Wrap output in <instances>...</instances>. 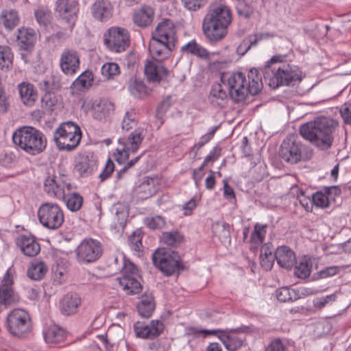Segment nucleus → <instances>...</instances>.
Here are the masks:
<instances>
[{
	"mask_svg": "<svg viewBox=\"0 0 351 351\" xmlns=\"http://www.w3.org/2000/svg\"><path fill=\"white\" fill-rule=\"evenodd\" d=\"M332 190H335L336 194L340 193V189L335 186L324 187L322 190L313 193L311 195L313 205L321 208H328L330 206L328 195L331 194Z\"/></svg>",
	"mask_w": 351,
	"mask_h": 351,
	"instance_id": "c85d7f7f",
	"label": "nucleus"
},
{
	"mask_svg": "<svg viewBox=\"0 0 351 351\" xmlns=\"http://www.w3.org/2000/svg\"><path fill=\"white\" fill-rule=\"evenodd\" d=\"M145 137V130L143 128H137L127 138L125 142L124 139H119V143L122 145V148H117L116 149L117 154H114L116 156V160L117 162L121 164L124 163L129 159L130 153L136 152L140 147Z\"/></svg>",
	"mask_w": 351,
	"mask_h": 351,
	"instance_id": "ddd939ff",
	"label": "nucleus"
},
{
	"mask_svg": "<svg viewBox=\"0 0 351 351\" xmlns=\"http://www.w3.org/2000/svg\"><path fill=\"white\" fill-rule=\"evenodd\" d=\"M16 243L23 254L27 256H35L40 250V244L33 235H21L17 239Z\"/></svg>",
	"mask_w": 351,
	"mask_h": 351,
	"instance_id": "b1692460",
	"label": "nucleus"
},
{
	"mask_svg": "<svg viewBox=\"0 0 351 351\" xmlns=\"http://www.w3.org/2000/svg\"><path fill=\"white\" fill-rule=\"evenodd\" d=\"M17 89L21 102L27 107L34 106L38 99V90L31 83L23 82L18 84Z\"/></svg>",
	"mask_w": 351,
	"mask_h": 351,
	"instance_id": "393cba45",
	"label": "nucleus"
},
{
	"mask_svg": "<svg viewBox=\"0 0 351 351\" xmlns=\"http://www.w3.org/2000/svg\"><path fill=\"white\" fill-rule=\"evenodd\" d=\"M19 21L18 12L15 10H3L0 14V24L8 31L15 28Z\"/></svg>",
	"mask_w": 351,
	"mask_h": 351,
	"instance_id": "473e14b6",
	"label": "nucleus"
},
{
	"mask_svg": "<svg viewBox=\"0 0 351 351\" xmlns=\"http://www.w3.org/2000/svg\"><path fill=\"white\" fill-rule=\"evenodd\" d=\"M263 88L262 77H256L253 79L252 81H249L248 86L247 88V95L251 94L252 95H257Z\"/></svg>",
	"mask_w": 351,
	"mask_h": 351,
	"instance_id": "0e129e2a",
	"label": "nucleus"
},
{
	"mask_svg": "<svg viewBox=\"0 0 351 351\" xmlns=\"http://www.w3.org/2000/svg\"><path fill=\"white\" fill-rule=\"evenodd\" d=\"M114 170V165L110 158L106 162V164L101 171V173L99 175V178H100L101 182L105 181L108 178H109Z\"/></svg>",
	"mask_w": 351,
	"mask_h": 351,
	"instance_id": "774afa93",
	"label": "nucleus"
},
{
	"mask_svg": "<svg viewBox=\"0 0 351 351\" xmlns=\"http://www.w3.org/2000/svg\"><path fill=\"white\" fill-rule=\"evenodd\" d=\"M75 252L79 263L88 264L97 261L101 256L103 246L96 239H85L81 241Z\"/></svg>",
	"mask_w": 351,
	"mask_h": 351,
	"instance_id": "9b49d317",
	"label": "nucleus"
},
{
	"mask_svg": "<svg viewBox=\"0 0 351 351\" xmlns=\"http://www.w3.org/2000/svg\"><path fill=\"white\" fill-rule=\"evenodd\" d=\"M37 22L43 26L49 25L51 20V11L43 8H39L34 12Z\"/></svg>",
	"mask_w": 351,
	"mask_h": 351,
	"instance_id": "4d7b16f0",
	"label": "nucleus"
},
{
	"mask_svg": "<svg viewBox=\"0 0 351 351\" xmlns=\"http://www.w3.org/2000/svg\"><path fill=\"white\" fill-rule=\"evenodd\" d=\"M235 9L239 17L249 19L255 12L256 2L254 0H239L236 1Z\"/></svg>",
	"mask_w": 351,
	"mask_h": 351,
	"instance_id": "72a5a7b5",
	"label": "nucleus"
},
{
	"mask_svg": "<svg viewBox=\"0 0 351 351\" xmlns=\"http://www.w3.org/2000/svg\"><path fill=\"white\" fill-rule=\"evenodd\" d=\"M12 141L19 148L32 156L41 154L47 147L45 134L31 126L17 129L12 134Z\"/></svg>",
	"mask_w": 351,
	"mask_h": 351,
	"instance_id": "20e7f679",
	"label": "nucleus"
},
{
	"mask_svg": "<svg viewBox=\"0 0 351 351\" xmlns=\"http://www.w3.org/2000/svg\"><path fill=\"white\" fill-rule=\"evenodd\" d=\"M312 264L309 261L303 260L295 267V275L300 278H308L311 271Z\"/></svg>",
	"mask_w": 351,
	"mask_h": 351,
	"instance_id": "864d4df0",
	"label": "nucleus"
},
{
	"mask_svg": "<svg viewBox=\"0 0 351 351\" xmlns=\"http://www.w3.org/2000/svg\"><path fill=\"white\" fill-rule=\"evenodd\" d=\"M184 240L183 235L178 231L165 232L161 237L164 244L171 247H178Z\"/></svg>",
	"mask_w": 351,
	"mask_h": 351,
	"instance_id": "79ce46f5",
	"label": "nucleus"
},
{
	"mask_svg": "<svg viewBox=\"0 0 351 351\" xmlns=\"http://www.w3.org/2000/svg\"><path fill=\"white\" fill-rule=\"evenodd\" d=\"M10 270L6 271L0 285V305L5 307L15 305L20 300L19 294L13 289L14 280Z\"/></svg>",
	"mask_w": 351,
	"mask_h": 351,
	"instance_id": "2eb2a0df",
	"label": "nucleus"
},
{
	"mask_svg": "<svg viewBox=\"0 0 351 351\" xmlns=\"http://www.w3.org/2000/svg\"><path fill=\"white\" fill-rule=\"evenodd\" d=\"M298 199L306 211L312 212L313 205L311 201V196H306L304 192L300 191V194L298 195Z\"/></svg>",
	"mask_w": 351,
	"mask_h": 351,
	"instance_id": "338daca9",
	"label": "nucleus"
},
{
	"mask_svg": "<svg viewBox=\"0 0 351 351\" xmlns=\"http://www.w3.org/2000/svg\"><path fill=\"white\" fill-rule=\"evenodd\" d=\"M81 138V129L73 121L61 123L53 133V141L58 149L62 151H73L80 144Z\"/></svg>",
	"mask_w": 351,
	"mask_h": 351,
	"instance_id": "39448f33",
	"label": "nucleus"
},
{
	"mask_svg": "<svg viewBox=\"0 0 351 351\" xmlns=\"http://www.w3.org/2000/svg\"><path fill=\"white\" fill-rule=\"evenodd\" d=\"M232 21V12L223 0H214L208 7L202 21V30L210 43L223 40Z\"/></svg>",
	"mask_w": 351,
	"mask_h": 351,
	"instance_id": "f257e3e1",
	"label": "nucleus"
},
{
	"mask_svg": "<svg viewBox=\"0 0 351 351\" xmlns=\"http://www.w3.org/2000/svg\"><path fill=\"white\" fill-rule=\"evenodd\" d=\"M16 39L21 49L29 50L33 48L36 42V32L32 28H19L18 29Z\"/></svg>",
	"mask_w": 351,
	"mask_h": 351,
	"instance_id": "c756f323",
	"label": "nucleus"
},
{
	"mask_svg": "<svg viewBox=\"0 0 351 351\" xmlns=\"http://www.w3.org/2000/svg\"><path fill=\"white\" fill-rule=\"evenodd\" d=\"M154 15V8L150 5L144 4L134 12L132 21L138 27L146 28L152 25Z\"/></svg>",
	"mask_w": 351,
	"mask_h": 351,
	"instance_id": "5701e85b",
	"label": "nucleus"
},
{
	"mask_svg": "<svg viewBox=\"0 0 351 351\" xmlns=\"http://www.w3.org/2000/svg\"><path fill=\"white\" fill-rule=\"evenodd\" d=\"M6 327L13 336L24 337L32 328L29 314L23 308L12 310L7 315Z\"/></svg>",
	"mask_w": 351,
	"mask_h": 351,
	"instance_id": "0eeeda50",
	"label": "nucleus"
},
{
	"mask_svg": "<svg viewBox=\"0 0 351 351\" xmlns=\"http://www.w3.org/2000/svg\"><path fill=\"white\" fill-rule=\"evenodd\" d=\"M90 9L93 18L101 22L108 21L113 14V5L109 0H96Z\"/></svg>",
	"mask_w": 351,
	"mask_h": 351,
	"instance_id": "412c9836",
	"label": "nucleus"
},
{
	"mask_svg": "<svg viewBox=\"0 0 351 351\" xmlns=\"http://www.w3.org/2000/svg\"><path fill=\"white\" fill-rule=\"evenodd\" d=\"M113 108V104L106 99H101L99 102L96 101L93 105V110L95 111V113H99L97 115H95V117L97 119H101L102 114L105 116L110 110H112Z\"/></svg>",
	"mask_w": 351,
	"mask_h": 351,
	"instance_id": "49530a36",
	"label": "nucleus"
},
{
	"mask_svg": "<svg viewBox=\"0 0 351 351\" xmlns=\"http://www.w3.org/2000/svg\"><path fill=\"white\" fill-rule=\"evenodd\" d=\"M60 199L64 201L67 208L71 212L80 210L84 202L83 197L76 192L64 193V197H61Z\"/></svg>",
	"mask_w": 351,
	"mask_h": 351,
	"instance_id": "58836bf2",
	"label": "nucleus"
},
{
	"mask_svg": "<svg viewBox=\"0 0 351 351\" xmlns=\"http://www.w3.org/2000/svg\"><path fill=\"white\" fill-rule=\"evenodd\" d=\"M104 43L110 51L121 53L130 46V33L125 28L112 27L104 34Z\"/></svg>",
	"mask_w": 351,
	"mask_h": 351,
	"instance_id": "9d476101",
	"label": "nucleus"
},
{
	"mask_svg": "<svg viewBox=\"0 0 351 351\" xmlns=\"http://www.w3.org/2000/svg\"><path fill=\"white\" fill-rule=\"evenodd\" d=\"M223 344L226 349L229 351H237L243 346V341L240 338L234 336H226L223 339Z\"/></svg>",
	"mask_w": 351,
	"mask_h": 351,
	"instance_id": "603ef678",
	"label": "nucleus"
},
{
	"mask_svg": "<svg viewBox=\"0 0 351 351\" xmlns=\"http://www.w3.org/2000/svg\"><path fill=\"white\" fill-rule=\"evenodd\" d=\"M208 98L213 105L223 108L226 104L228 95L220 84H216L212 86Z\"/></svg>",
	"mask_w": 351,
	"mask_h": 351,
	"instance_id": "c9c22d12",
	"label": "nucleus"
},
{
	"mask_svg": "<svg viewBox=\"0 0 351 351\" xmlns=\"http://www.w3.org/2000/svg\"><path fill=\"white\" fill-rule=\"evenodd\" d=\"M283 60L282 56H274L261 69L265 82L274 89L282 86H293L302 80L300 67L283 62Z\"/></svg>",
	"mask_w": 351,
	"mask_h": 351,
	"instance_id": "f03ea898",
	"label": "nucleus"
},
{
	"mask_svg": "<svg viewBox=\"0 0 351 351\" xmlns=\"http://www.w3.org/2000/svg\"><path fill=\"white\" fill-rule=\"evenodd\" d=\"M338 123L328 117H317L302 124L299 128L301 136L322 151L331 148Z\"/></svg>",
	"mask_w": 351,
	"mask_h": 351,
	"instance_id": "7ed1b4c3",
	"label": "nucleus"
},
{
	"mask_svg": "<svg viewBox=\"0 0 351 351\" xmlns=\"http://www.w3.org/2000/svg\"><path fill=\"white\" fill-rule=\"evenodd\" d=\"M209 0H180L183 7L190 12H197L202 9Z\"/></svg>",
	"mask_w": 351,
	"mask_h": 351,
	"instance_id": "5fc2aeb1",
	"label": "nucleus"
},
{
	"mask_svg": "<svg viewBox=\"0 0 351 351\" xmlns=\"http://www.w3.org/2000/svg\"><path fill=\"white\" fill-rule=\"evenodd\" d=\"M138 278L140 277H121L119 278V285L128 294H136L142 289Z\"/></svg>",
	"mask_w": 351,
	"mask_h": 351,
	"instance_id": "e433bc0d",
	"label": "nucleus"
},
{
	"mask_svg": "<svg viewBox=\"0 0 351 351\" xmlns=\"http://www.w3.org/2000/svg\"><path fill=\"white\" fill-rule=\"evenodd\" d=\"M133 328L136 337L154 339L162 333L165 326L162 321L153 319L149 324L138 321L134 323Z\"/></svg>",
	"mask_w": 351,
	"mask_h": 351,
	"instance_id": "dca6fc26",
	"label": "nucleus"
},
{
	"mask_svg": "<svg viewBox=\"0 0 351 351\" xmlns=\"http://www.w3.org/2000/svg\"><path fill=\"white\" fill-rule=\"evenodd\" d=\"M171 106V97L169 96L162 100L156 109V118L160 120V124L163 123V117Z\"/></svg>",
	"mask_w": 351,
	"mask_h": 351,
	"instance_id": "052dcab7",
	"label": "nucleus"
},
{
	"mask_svg": "<svg viewBox=\"0 0 351 351\" xmlns=\"http://www.w3.org/2000/svg\"><path fill=\"white\" fill-rule=\"evenodd\" d=\"M152 261L154 266L167 276L179 274L184 269L180 256L176 251L158 249L152 254Z\"/></svg>",
	"mask_w": 351,
	"mask_h": 351,
	"instance_id": "423d86ee",
	"label": "nucleus"
},
{
	"mask_svg": "<svg viewBox=\"0 0 351 351\" xmlns=\"http://www.w3.org/2000/svg\"><path fill=\"white\" fill-rule=\"evenodd\" d=\"M138 123V117L134 109L132 108L125 112L122 121V129L126 131L133 128Z\"/></svg>",
	"mask_w": 351,
	"mask_h": 351,
	"instance_id": "8fccbe9b",
	"label": "nucleus"
},
{
	"mask_svg": "<svg viewBox=\"0 0 351 351\" xmlns=\"http://www.w3.org/2000/svg\"><path fill=\"white\" fill-rule=\"evenodd\" d=\"M144 71L147 80L153 82H160L169 74V70L157 60L147 61Z\"/></svg>",
	"mask_w": 351,
	"mask_h": 351,
	"instance_id": "aec40b11",
	"label": "nucleus"
},
{
	"mask_svg": "<svg viewBox=\"0 0 351 351\" xmlns=\"http://www.w3.org/2000/svg\"><path fill=\"white\" fill-rule=\"evenodd\" d=\"M43 336L47 343L56 345L64 339L65 333L63 329L56 325H53L45 329Z\"/></svg>",
	"mask_w": 351,
	"mask_h": 351,
	"instance_id": "2f4dec72",
	"label": "nucleus"
},
{
	"mask_svg": "<svg viewBox=\"0 0 351 351\" xmlns=\"http://www.w3.org/2000/svg\"><path fill=\"white\" fill-rule=\"evenodd\" d=\"M102 75L108 80L114 79L120 73V67L115 62L104 64L101 69Z\"/></svg>",
	"mask_w": 351,
	"mask_h": 351,
	"instance_id": "3c124183",
	"label": "nucleus"
},
{
	"mask_svg": "<svg viewBox=\"0 0 351 351\" xmlns=\"http://www.w3.org/2000/svg\"><path fill=\"white\" fill-rule=\"evenodd\" d=\"M128 89L130 93L135 97H141L147 93V88L143 81L136 77L130 78L128 84Z\"/></svg>",
	"mask_w": 351,
	"mask_h": 351,
	"instance_id": "a19ab883",
	"label": "nucleus"
},
{
	"mask_svg": "<svg viewBox=\"0 0 351 351\" xmlns=\"http://www.w3.org/2000/svg\"><path fill=\"white\" fill-rule=\"evenodd\" d=\"M136 193L142 199H147L154 195L156 189L154 186V180L153 178H146L136 188Z\"/></svg>",
	"mask_w": 351,
	"mask_h": 351,
	"instance_id": "ea45409f",
	"label": "nucleus"
},
{
	"mask_svg": "<svg viewBox=\"0 0 351 351\" xmlns=\"http://www.w3.org/2000/svg\"><path fill=\"white\" fill-rule=\"evenodd\" d=\"M337 299L336 293L328 295L324 297L317 298L313 300V306L319 310H321L326 306L329 303L335 302Z\"/></svg>",
	"mask_w": 351,
	"mask_h": 351,
	"instance_id": "bf43d9fd",
	"label": "nucleus"
},
{
	"mask_svg": "<svg viewBox=\"0 0 351 351\" xmlns=\"http://www.w3.org/2000/svg\"><path fill=\"white\" fill-rule=\"evenodd\" d=\"M65 187L70 190L71 184L64 170H59L57 173L53 171V173L49 172L44 180V191L50 197L60 199L61 197H64Z\"/></svg>",
	"mask_w": 351,
	"mask_h": 351,
	"instance_id": "1a4fd4ad",
	"label": "nucleus"
},
{
	"mask_svg": "<svg viewBox=\"0 0 351 351\" xmlns=\"http://www.w3.org/2000/svg\"><path fill=\"white\" fill-rule=\"evenodd\" d=\"M152 38L176 45L177 38L173 22L169 19H163L152 32Z\"/></svg>",
	"mask_w": 351,
	"mask_h": 351,
	"instance_id": "f3484780",
	"label": "nucleus"
},
{
	"mask_svg": "<svg viewBox=\"0 0 351 351\" xmlns=\"http://www.w3.org/2000/svg\"><path fill=\"white\" fill-rule=\"evenodd\" d=\"M156 304L152 293H145L136 305L138 315L143 318H149L152 315Z\"/></svg>",
	"mask_w": 351,
	"mask_h": 351,
	"instance_id": "7c9ffc66",
	"label": "nucleus"
},
{
	"mask_svg": "<svg viewBox=\"0 0 351 351\" xmlns=\"http://www.w3.org/2000/svg\"><path fill=\"white\" fill-rule=\"evenodd\" d=\"M288 346L281 339H272L265 348V351H288Z\"/></svg>",
	"mask_w": 351,
	"mask_h": 351,
	"instance_id": "680f3d73",
	"label": "nucleus"
},
{
	"mask_svg": "<svg viewBox=\"0 0 351 351\" xmlns=\"http://www.w3.org/2000/svg\"><path fill=\"white\" fill-rule=\"evenodd\" d=\"M56 11L59 16L64 20L72 28L77 20V3L75 0H57Z\"/></svg>",
	"mask_w": 351,
	"mask_h": 351,
	"instance_id": "a211bd4d",
	"label": "nucleus"
},
{
	"mask_svg": "<svg viewBox=\"0 0 351 351\" xmlns=\"http://www.w3.org/2000/svg\"><path fill=\"white\" fill-rule=\"evenodd\" d=\"M143 234L139 230L134 231L129 237L128 241L130 248L135 252H141L143 248L142 244Z\"/></svg>",
	"mask_w": 351,
	"mask_h": 351,
	"instance_id": "6e6d98bb",
	"label": "nucleus"
},
{
	"mask_svg": "<svg viewBox=\"0 0 351 351\" xmlns=\"http://www.w3.org/2000/svg\"><path fill=\"white\" fill-rule=\"evenodd\" d=\"M258 41H260V39L258 38V34L248 36L240 45V49L244 47V51L242 53V55L247 53L252 47L256 46Z\"/></svg>",
	"mask_w": 351,
	"mask_h": 351,
	"instance_id": "e2e57ef3",
	"label": "nucleus"
},
{
	"mask_svg": "<svg viewBox=\"0 0 351 351\" xmlns=\"http://www.w3.org/2000/svg\"><path fill=\"white\" fill-rule=\"evenodd\" d=\"M93 80L91 71H86L83 72L73 82V85L78 90L87 88L91 86Z\"/></svg>",
	"mask_w": 351,
	"mask_h": 351,
	"instance_id": "de8ad7c7",
	"label": "nucleus"
},
{
	"mask_svg": "<svg viewBox=\"0 0 351 351\" xmlns=\"http://www.w3.org/2000/svg\"><path fill=\"white\" fill-rule=\"evenodd\" d=\"M267 224L263 225L259 223H256L254 225V231L250 236V243L253 245H256V246L261 244L263 242L267 234Z\"/></svg>",
	"mask_w": 351,
	"mask_h": 351,
	"instance_id": "37998d69",
	"label": "nucleus"
},
{
	"mask_svg": "<svg viewBox=\"0 0 351 351\" xmlns=\"http://www.w3.org/2000/svg\"><path fill=\"white\" fill-rule=\"evenodd\" d=\"M276 260L280 267L291 269L295 264L296 258L290 247L282 245L276 250Z\"/></svg>",
	"mask_w": 351,
	"mask_h": 351,
	"instance_id": "bb28decb",
	"label": "nucleus"
},
{
	"mask_svg": "<svg viewBox=\"0 0 351 351\" xmlns=\"http://www.w3.org/2000/svg\"><path fill=\"white\" fill-rule=\"evenodd\" d=\"M47 267L43 261H33L27 271V276L34 280H41L46 272Z\"/></svg>",
	"mask_w": 351,
	"mask_h": 351,
	"instance_id": "4c0bfd02",
	"label": "nucleus"
},
{
	"mask_svg": "<svg viewBox=\"0 0 351 351\" xmlns=\"http://www.w3.org/2000/svg\"><path fill=\"white\" fill-rule=\"evenodd\" d=\"M40 223L49 230H57L62 225L64 216L62 209L55 203H44L38 210Z\"/></svg>",
	"mask_w": 351,
	"mask_h": 351,
	"instance_id": "6e6552de",
	"label": "nucleus"
},
{
	"mask_svg": "<svg viewBox=\"0 0 351 351\" xmlns=\"http://www.w3.org/2000/svg\"><path fill=\"white\" fill-rule=\"evenodd\" d=\"M96 166V160L93 156L86 154H79L76 158L74 169L81 177H87L93 173Z\"/></svg>",
	"mask_w": 351,
	"mask_h": 351,
	"instance_id": "cd10ccee",
	"label": "nucleus"
},
{
	"mask_svg": "<svg viewBox=\"0 0 351 351\" xmlns=\"http://www.w3.org/2000/svg\"><path fill=\"white\" fill-rule=\"evenodd\" d=\"M80 55L77 51L66 49H64L60 58V67L61 71L66 75H73L80 69Z\"/></svg>",
	"mask_w": 351,
	"mask_h": 351,
	"instance_id": "6ab92c4d",
	"label": "nucleus"
},
{
	"mask_svg": "<svg viewBox=\"0 0 351 351\" xmlns=\"http://www.w3.org/2000/svg\"><path fill=\"white\" fill-rule=\"evenodd\" d=\"M175 45L167 43L159 39L152 38L149 43V51L152 57L157 61H161L167 58L174 49Z\"/></svg>",
	"mask_w": 351,
	"mask_h": 351,
	"instance_id": "4be33fe9",
	"label": "nucleus"
},
{
	"mask_svg": "<svg viewBox=\"0 0 351 351\" xmlns=\"http://www.w3.org/2000/svg\"><path fill=\"white\" fill-rule=\"evenodd\" d=\"M221 81L227 85L230 99L234 103L244 102L247 97V88L245 86V76L242 72L232 73L226 75L222 74Z\"/></svg>",
	"mask_w": 351,
	"mask_h": 351,
	"instance_id": "f8f14e48",
	"label": "nucleus"
},
{
	"mask_svg": "<svg viewBox=\"0 0 351 351\" xmlns=\"http://www.w3.org/2000/svg\"><path fill=\"white\" fill-rule=\"evenodd\" d=\"M339 112L344 123L351 125V99L341 106Z\"/></svg>",
	"mask_w": 351,
	"mask_h": 351,
	"instance_id": "69168bd1",
	"label": "nucleus"
},
{
	"mask_svg": "<svg viewBox=\"0 0 351 351\" xmlns=\"http://www.w3.org/2000/svg\"><path fill=\"white\" fill-rule=\"evenodd\" d=\"M117 271H122V277H140L138 269L130 261L123 258V265L119 264Z\"/></svg>",
	"mask_w": 351,
	"mask_h": 351,
	"instance_id": "a18cd8bd",
	"label": "nucleus"
},
{
	"mask_svg": "<svg viewBox=\"0 0 351 351\" xmlns=\"http://www.w3.org/2000/svg\"><path fill=\"white\" fill-rule=\"evenodd\" d=\"M304 145L298 136L290 135L282 141L279 156L285 162L291 164H296L302 159V152Z\"/></svg>",
	"mask_w": 351,
	"mask_h": 351,
	"instance_id": "4468645a",
	"label": "nucleus"
},
{
	"mask_svg": "<svg viewBox=\"0 0 351 351\" xmlns=\"http://www.w3.org/2000/svg\"><path fill=\"white\" fill-rule=\"evenodd\" d=\"M181 51L184 54L192 55L197 58L207 60L209 58V53L202 46L192 40L181 47Z\"/></svg>",
	"mask_w": 351,
	"mask_h": 351,
	"instance_id": "f704fd0d",
	"label": "nucleus"
},
{
	"mask_svg": "<svg viewBox=\"0 0 351 351\" xmlns=\"http://www.w3.org/2000/svg\"><path fill=\"white\" fill-rule=\"evenodd\" d=\"M13 53L10 47L0 45V69H8L12 64Z\"/></svg>",
	"mask_w": 351,
	"mask_h": 351,
	"instance_id": "c03bdc74",
	"label": "nucleus"
},
{
	"mask_svg": "<svg viewBox=\"0 0 351 351\" xmlns=\"http://www.w3.org/2000/svg\"><path fill=\"white\" fill-rule=\"evenodd\" d=\"M82 302L80 295L76 293H68L60 301V309L64 315L75 314Z\"/></svg>",
	"mask_w": 351,
	"mask_h": 351,
	"instance_id": "a878e982",
	"label": "nucleus"
},
{
	"mask_svg": "<svg viewBox=\"0 0 351 351\" xmlns=\"http://www.w3.org/2000/svg\"><path fill=\"white\" fill-rule=\"evenodd\" d=\"M145 224L152 230L162 229L165 226V220L160 215L145 219Z\"/></svg>",
	"mask_w": 351,
	"mask_h": 351,
	"instance_id": "13d9d810",
	"label": "nucleus"
},
{
	"mask_svg": "<svg viewBox=\"0 0 351 351\" xmlns=\"http://www.w3.org/2000/svg\"><path fill=\"white\" fill-rule=\"evenodd\" d=\"M276 297L278 301L282 302H293L298 298L294 290L288 287H281L276 291Z\"/></svg>",
	"mask_w": 351,
	"mask_h": 351,
	"instance_id": "09e8293b",
	"label": "nucleus"
}]
</instances>
